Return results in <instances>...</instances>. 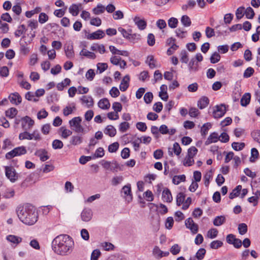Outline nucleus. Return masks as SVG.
Listing matches in <instances>:
<instances>
[{
    "label": "nucleus",
    "instance_id": "1",
    "mask_svg": "<svg viewBox=\"0 0 260 260\" xmlns=\"http://www.w3.org/2000/svg\"><path fill=\"white\" fill-rule=\"evenodd\" d=\"M52 249L57 254L67 255L72 252L74 242L71 237L67 234L56 236L52 241Z\"/></svg>",
    "mask_w": 260,
    "mask_h": 260
},
{
    "label": "nucleus",
    "instance_id": "2",
    "mask_svg": "<svg viewBox=\"0 0 260 260\" xmlns=\"http://www.w3.org/2000/svg\"><path fill=\"white\" fill-rule=\"evenodd\" d=\"M19 220L28 225H34L38 219V214L31 204L27 203L24 206L19 205L16 209Z\"/></svg>",
    "mask_w": 260,
    "mask_h": 260
},
{
    "label": "nucleus",
    "instance_id": "3",
    "mask_svg": "<svg viewBox=\"0 0 260 260\" xmlns=\"http://www.w3.org/2000/svg\"><path fill=\"white\" fill-rule=\"evenodd\" d=\"M27 153L26 147L24 146L17 147L5 155L6 159H11L15 156H21Z\"/></svg>",
    "mask_w": 260,
    "mask_h": 260
},
{
    "label": "nucleus",
    "instance_id": "4",
    "mask_svg": "<svg viewBox=\"0 0 260 260\" xmlns=\"http://www.w3.org/2000/svg\"><path fill=\"white\" fill-rule=\"evenodd\" d=\"M6 176L11 182H15L21 176V174H18L12 166H5V167Z\"/></svg>",
    "mask_w": 260,
    "mask_h": 260
},
{
    "label": "nucleus",
    "instance_id": "5",
    "mask_svg": "<svg viewBox=\"0 0 260 260\" xmlns=\"http://www.w3.org/2000/svg\"><path fill=\"white\" fill-rule=\"evenodd\" d=\"M100 164L106 170L111 171H117L119 167V165L116 161L110 162L105 160H102Z\"/></svg>",
    "mask_w": 260,
    "mask_h": 260
},
{
    "label": "nucleus",
    "instance_id": "6",
    "mask_svg": "<svg viewBox=\"0 0 260 260\" xmlns=\"http://www.w3.org/2000/svg\"><path fill=\"white\" fill-rule=\"evenodd\" d=\"M198 149L194 146H192L188 149L187 156L185 162H184V165L187 166H191L193 165L194 160L192 159L193 156L197 153Z\"/></svg>",
    "mask_w": 260,
    "mask_h": 260
},
{
    "label": "nucleus",
    "instance_id": "7",
    "mask_svg": "<svg viewBox=\"0 0 260 260\" xmlns=\"http://www.w3.org/2000/svg\"><path fill=\"white\" fill-rule=\"evenodd\" d=\"M120 193L121 196L124 198L128 202H130L132 201L133 195L130 184H127L124 186L121 189Z\"/></svg>",
    "mask_w": 260,
    "mask_h": 260
},
{
    "label": "nucleus",
    "instance_id": "8",
    "mask_svg": "<svg viewBox=\"0 0 260 260\" xmlns=\"http://www.w3.org/2000/svg\"><path fill=\"white\" fill-rule=\"evenodd\" d=\"M215 108L216 109L213 112V116L215 118H219L224 115L226 111L225 105L222 104L216 105Z\"/></svg>",
    "mask_w": 260,
    "mask_h": 260
},
{
    "label": "nucleus",
    "instance_id": "9",
    "mask_svg": "<svg viewBox=\"0 0 260 260\" xmlns=\"http://www.w3.org/2000/svg\"><path fill=\"white\" fill-rule=\"evenodd\" d=\"M226 241L228 243L233 244L236 248H240L242 246V242L241 240L236 238V236L232 234L227 235Z\"/></svg>",
    "mask_w": 260,
    "mask_h": 260
},
{
    "label": "nucleus",
    "instance_id": "10",
    "mask_svg": "<svg viewBox=\"0 0 260 260\" xmlns=\"http://www.w3.org/2000/svg\"><path fill=\"white\" fill-rule=\"evenodd\" d=\"M186 227L189 229L193 234H197L199 230L198 225L195 223L191 218H187L185 221Z\"/></svg>",
    "mask_w": 260,
    "mask_h": 260
},
{
    "label": "nucleus",
    "instance_id": "11",
    "mask_svg": "<svg viewBox=\"0 0 260 260\" xmlns=\"http://www.w3.org/2000/svg\"><path fill=\"white\" fill-rule=\"evenodd\" d=\"M10 102L14 105H18L22 102V98L19 93L15 92L11 93L9 96Z\"/></svg>",
    "mask_w": 260,
    "mask_h": 260
},
{
    "label": "nucleus",
    "instance_id": "12",
    "mask_svg": "<svg viewBox=\"0 0 260 260\" xmlns=\"http://www.w3.org/2000/svg\"><path fill=\"white\" fill-rule=\"evenodd\" d=\"M64 49L67 58L71 59L74 57V51L72 42L66 43L64 46Z\"/></svg>",
    "mask_w": 260,
    "mask_h": 260
},
{
    "label": "nucleus",
    "instance_id": "13",
    "mask_svg": "<svg viewBox=\"0 0 260 260\" xmlns=\"http://www.w3.org/2000/svg\"><path fill=\"white\" fill-rule=\"evenodd\" d=\"M92 216V210L88 208H84L81 213V218L83 221L88 222L90 221Z\"/></svg>",
    "mask_w": 260,
    "mask_h": 260
},
{
    "label": "nucleus",
    "instance_id": "14",
    "mask_svg": "<svg viewBox=\"0 0 260 260\" xmlns=\"http://www.w3.org/2000/svg\"><path fill=\"white\" fill-rule=\"evenodd\" d=\"M48 151L45 149H40L37 150L35 155L40 157L42 161H45L49 158V156L47 155Z\"/></svg>",
    "mask_w": 260,
    "mask_h": 260
},
{
    "label": "nucleus",
    "instance_id": "15",
    "mask_svg": "<svg viewBox=\"0 0 260 260\" xmlns=\"http://www.w3.org/2000/svg\"><path fill=\"white\" fill-rule=\"evenodd\" d=\"M130 80L129 76L128 75H125L122 79L121 84L119 85V89L122 91H125L129 86V82Z\"/></svg>",
    "mask_w": 260,
    "mask_h": 260
},
{
    "label": "nucleus",
    "instance_id": "16",
    "mask_svg": "<svg viewBox=\"0 0 260 260\" xmlns=\"http://www.w3.org/2000/svg\"><path fill=\"white\" fill-rule=\"evenodd\" d=\"M162 199L164 202L170 203L172 201L173 198L169 189L166 188L162 191Z\"/></svg>",
    "mask_w": 260,
    "mask_h": 260
},
{
    "label": "nucleus",
    "instance_id": "17",
    "mask_svg": "<svg viewBox=\"0 0 260 260\" xmlns=\"http://www.w3.org/2000/svg\"><path fill=\"white\" fill-rule=\"evenodd\" d=\"M218 135L216 132L211 133L205 142V145H208L212 143H215L219 140Z\"/></svg>",
    "mask_w": 260,
    "mask_h": 260
},
{
    "label": "nucleus",
    "instance_id": "18",
    "mask_svg": "<svg viewBox=\"0 0 260 260\" xmlns=\"http://www.w3.org/2000/svg\"><path fill=\"white\" fill-rule=\"evenodd\" d=\"M134 21L140 30H144L146 27V22L144 20L140 19L139 17L136 16L134 19Z\"/></svg>",
    "mask_w": 260,
    "mask_h": 260
},
{
    "label": "nucleus",
    "instance_id": "19",
    "mask_svg": "<svg viewBox=\"0 0 260 260\" xmlns=\"http://www.w3.org/2000/svg\"><path fill=\"white\" fill-rule=\"evenodd\" d=\"M209 103L208 98L205 96H202L198 102V106L200 109L206 108Z\"/></svg>",
    "mask_w": 260,
    "mask_h": 260
},
{
    "label": "nucleus",
    "instance_id": "20",
    "mask_svg": "<svg viewBox=\"0 0 260 260\" xmlns=\"http://www.w3.org/2000/svg\"><path fill=\"white\" fill-rule=\"evenodd\" d=\"M160 91L159 92V96L164 101H167L168 99L169 96L168 95L167 89V86L163 84L160 87Z\"/></svg>",
    "mask_w": 260,
    "mask_h": 260
},
{
    "label": "nucleus",
    "instance_id": "21",
    "mask_svg": "<svg viewBox=\"0 0 260 260\" xmlns=\"http://www.w3.org/2000/svg\"><path fill=\"white\" fill-rule=\"evenodd\" d=\"M81 7V4H79L78 5L73 4H72L69 8V12L73 16H77L79 13V7Z\"/></svg>",
    "mask_w": 260,
    "mask_h": 260
},
{
    "label": "nucleus",
    "instance_id": "22",
    "mask_svg": "<svg viewBox=\"0 0 260 260\" xmlns=\"http://www.w3.org/2000/svg\"><path fill=\"white\" fill-rule=\"evenodd\" d=\"M226 221V218L223 215L217 216L214 219L213 223L215 226H219L224 224Z\"/></svg>",
    "mask_w": 260,
    "mask_h": 260
},
{
    "label": "nucleus",
    "instance_id": "23",
    "mask_svg": "<svg viewBox=\"0 0 260 260\" xmlns=\"http://www.w3.org/2000/svg\"><path fill=\"white\" fill-rule=\"evenodd\" d=\"M251 94L249 93H245L241 99L240 103L242 106L246 107L250 103Z\"/></svg>",
    "mask_w": 260,
    "mask_h": 260
},
{
    "label": "nucleus",
    "instance_id": "24",
    "mask_svg": "<svg viewBox=\"0 0 260 260\" xmlns=\"http://www.w3.org/2000/svg\"><path fill=\"white\" fill-rule=\"evenodd\" d=\"M83 32L85 34L84 38L90 40H98V30L90 34L89 30L84 29Z\"/></svg>",
    "mask_w": 260,
    "mask_h": 260
},
{
    "label": "nucleus",
    "instance_id": "25",
    "mask_svg": "<svg viewBox=\"0 0 260 260\" xmlns=\"http://www.w3.org/2000/svg\"><path fill=\"white\" fill-rule=\"evenodd\" d=\"M104 133L111 137H113L116 134V129L113 125H109L105 128Z\"/></svg>",
    "mask_w": 260,
    "mask_h": 260
},
{
    "label": "nucleus",
    "instance_id": "26",
    "mask_svg": "<svg viewBox=\"0 0 260 260\" xmlns=\"http://www.w3.org/2000/svg\"><path fill=\"white\" fill-rule=\"evenodd\" d=\"M80 100L83 103H86L88 108H90L93 105V100L90 96L83 95Z\"/></svg>",
    "mask_w": 260,
    "mask_h": 260
},
{
    "label": "nucleus",
    "instance_id": "27",
    "mask_svg": "<svg viewBox=\"0 0 260 260\" xmlns=\"http://www.w3.org/2000/svg\"><path fill=\"white\" fill-rule=\"evenodd\" d=\"M110 107V104L109 100L106 98H104L99 101V107L102 109H108Z\"/></svg>",
    "mask_w": 260,
    "mask_h": 260
},
{
    "label": "nucleus",
    "instance_id": "28",
    "mask_svg": "<svg viewBox=\"0 0 260 260\" xmlns=\"http://www.w3.org/2000/svg\"><path fill=\"white\" fill-rule=\"evenodd\" d=\"M18 113V110L16 108L12 107L5 111L6 116L9 118H14Z\"/></svg>",
    "mask_w": 260,
    "mask_h": 260
},
{
    "label": "nucleus",
    "instance_id": "29",
    "mask_svg": "<svg viewBox=\"0 0 260 260\" xmlns=\"http://www.w3.org/2000/svg\"><path fill=\"white\" fill-rule=\"evenodd\" d=\"M6 239L11 243L17 244L20 243L22 240L21 237L12 235H9L7 236Z\"/></svg>",
    "mask_w": 260,
    "mask_h": 260
},
{
    "label": "nucleus",
    "instance_id": "30",
    "mask_svg": "<svg viewBox=\"0 0 260 260\" xmlns=\"http://www.w3.org/2000/svg\"><path fill=\"white\" fill-rule=\"evenodd\" d=\"M242 189L241 185H238L234 189L232 192L229 194V198L230 199H233L234 198L237 197L239 196L240 191Z\"/></svg>",
    "mask_w": 260,
    "mask_h": 260
},
{
    "label": "nucleus",
    "instance_id": "31",
    "mask_svg": "<svg viewBox=\"0 0 260 260\" xmlns=\"http://www.w3.org/2000/svg\"><path fill=\"white\" fill-rule=\"evenodd\" d=\"M212 124L210 122L204 123L201 127V133L203 137H205L208 134L209 129L211 127Z\"/></svg>",
    "mask_w": 260,
    "mask_h": 260
},
{
    "label": "nucleus",
    "instance_id": "32",
    "mask_svg": "<svg viewBox=\"0 0 260 260\" xmlns=\"http://www.w3.org/2000/svg\"><path fill=\"white\" fill-rule=\"evenodd\" d=\"M81 55L86 56L90 59H94L96 58V55L94 53L89 51L86 49H83L80 53Z\"/></svg>",
    "mask_w": 260,
    "mask_h": 260
},
{
    "label": "nucleus",
    "instance_id": "33",
    "mask_svg": "<svg viewBox=\"0 0 260 260\" xmlns=\"http://www.w3.org/2000/svg\"><path fill=\"white\" fill-rule=\"evenodd\" d=\"M196 5V2L194 0H188L187 4L182 5L181 8L183 11H186L188 9H192Z\"/></svg>",
    "mask_w": 260,
    "mask_h": 260
},
{
    "label": "nucleus",
    "instance_id": "34",
    "mask_svg": "<svg viewBox=\"0 0 260 260\" xmlns=\"http://www.w3.org/2000/svg\"><path fill=\"white\" fill-rule=\"evenodd\" d=\"M26 31L25 25L24 24L20 25L18 29L15 31L14 35L16 37H19Z\"/></svg>",
    "mask_w": 260,
    "mask_h": 260
},
{
    "label": "nucleus",
    "instance_id": "35",
    "mask_svg": "<svg viewBox=\"0 0 260 260\" xmlns=\"http://www.w3.org/2000/svg\"><path fill=\"white\" fill-rule=\"evenodd\" d=\"M102 249L105 251H110L114 249V245L110 242H105L101 244Z\"/></svg>",
    "mask_w": 260,
    "mask_h": 260
},
{
    "label": "nucleus",
    "instance_id": "36",
    "mask_svg": "<svg viewBox=\"0 0 260 260\" xmlns=\"http://www.w3.org/2000/svg\"><path fill=\"white\" fill-rule=\"evenodd\" d=\"M186 177L184 175L175 176L172 179V182L174 184L178 185L181 182L185 181Z\"/></svg>",
    "mask_w": 260,
    "mask_h": 260
},
{
    "label": "nucleus",
    "instance_id": "37",
    "mask_svg": "<svg viewBox=\"0 0 260 260\" xmlns=\"http://www.w3.org/2000/svg\"><path fill=\"white\" fill-rule=\"evenodd\" d=\"M34 135L30 134L27 131H25L23 133H21L19 135V139L20 140H23L25 139L31 140H32V136Z\"/></svg>",
    "mask_w": 260,
    "mask_h": 260
},
{
    "label": "nucleus",
    "instance_id": "38",
    "mask_svg": "<svg viewBox=\"0 0 260 260\" xmlns=\"http://www.w3.org/2000/svg\"><path fill=\"white\" fill-rule=\"evenodd\" d=\"M181 22L185 27H188L191 25V21L187 15H183L181 18Z\"/></svg>",
    "mask_w": 260,
    "mask_h": 260
},
{
    "label": "nucleus",
    "instance_id": "39",
    "mask_svg": "<svg viewBox=\"0 0 260 260\" xmlns=\"http://www.w3.org/2000/svg\"><path fill=\"white\" fill-rule=\"evenodd\" d=\"M185 195L183 192H179L176 198V204L178 206H180L184 202Z\"/></svg>",
    "mask_w": 260,
    "mask_h": 260
},
{
    "label": "nucleus",
    "instance_id": "40",
    "mask_svg": "<svg viewBox=\"0 0 260 260\" xmlns=\"http://www.w3.org/2000/svg\"><path fill=\"white\" fill-rule=\"evenodd\" d=\"M52 148L54 149H60L63 146V142L58 139H55L52 142Z\"/></svg>",
    "mask_w": 260,
    "mask_h": 260
},
{
    "label": "nucleus",
    "instance_id": "41",
    "mask_svg": "<svg viewBox=\"0 0 260 260\" xmlns=\"http://www.w3.org/2000/svg\"><path fill=\"white\" fill-rule=\"evenodd\" d=\"M81 117L79 116L75 117L69 121V124L71 127H75L81 124Z\"/></svg>",
    "mask_w": 260,
    "mask_h": 260
},
{
    "label": "nucleus",
    "instance_id": "42",
    "mask_svg": "<svg viewBox=\"0 0 260 260\" xmlns=\"http://www.w3.org/2000/svg\"><path fill=\"white\" fill-rule=\"evenodd\" d=\"M22 121L24 122L25 123H27L28 128L31 127L35 124V121L28 116H25L21 118Z\"/></svg>",
    "mask_w": 260,
    "mask_h": 260
},
{
    "label": "nucleus",
    "instance_id": "43",
    "mask_svg": "<svg viewBox=\"0 0 260 260\" xmlns=\"http://www.w3.org/2000/svg\"><path fill=\"white\" fill-rule=\"evenodd\" d=\"M82 142V138L80 136H73L70 141V143L73 145H77Z\"/></svg>",
    "mask_w": 260,
    "mask_h": 260
},
{
    "label": "nucleus",
    "instance_id": "44",
    "mask_svg": "<svg viewBox=\"0 0 260 260\" xmlns=\"http://www.w3.org/2000/svg\"><path fill=\"white\" fill-rule=\"evenodd\" d=\"M259 155V153L258 150L255 148H253L251 150V157L250 158V161L251 162H254L255 161V159L257 158Z\"/></svg>",
    "mask_w": 260,
    "mask_h": 260
},
{
    "label": "nucleus",
    "instance_id": "45",
    "mask_svg": "<svg viewBox=\"0 0 260 260\" xmlns=\"http://www.w3.org/2000/svg\"><path fill=\"white\" fill-rule=\"evenodd\" d=\"M59 131L62 132L61 137L64 139H67L69 136L72 134V132L71 131L66 129L64 126L60 127Z\"/></svg>",
    "mask_w": 260,
    "mask_h": 260
},
{
    "label": "nucleus",
    "instance_id": "46",
    "mask_svg": "<svg viewBox=\"0 0 260 260\" xmlns=\"http://www.w3.org/2000/svg\"><path fill=\"white\" fill-rule=\"evenodd\" d=\"M245 146V143L243 142H233L232 144V148L236 151H240L242 150L244 148Z\"/></svg>",
    "mask_w": 260,
    "mask_h": 260
},
{
    "label": "nucleus",
    "instance_id": "47",
    "mask_svg": "<svg viewBox=\"0 0 260 260\" xmlns=\"http://www.w3.org/2000/svg\"><path fill=\"white\" fill-rule=\"evenodd\" d=\"M118 30L124 38L129 40L130 37V32H132V29H128V31H127L123 28L120 27L118 28Z\"/></svg>",
    "mask_w": 260,
    "mask_h": 260
},
{
    "label": "nucleus",
    "instance_id": "48",
    "mask_svg": "<svg viewBox=\"0 0 260 260\" xmlns=\"http://www.w3.org/2000/svg\"><path fill=\"white\" fill-rule=\"evenodd\" d=\"M206 252V250L205 249L203 248H200L196 254V257L199 260H202L204 258Z\"/></svg>",
    "mask_w": 260,
    "mask_h": 260
},
{
    "label": "nucleus",
    "instance_id": "49",
    "mask_svg": "<svg viewBox=\"0 0 260 260\" xmlns=\"http://www.w3.org/2000/svg\"><path fill=\"white\" fill-rule=\"evenodd\" d=\"M180 60L182 62L187 63L188 62V54L186 50H182L180 52Z\"/></svg>",
    "mask_w": 260,
    "mask_h": 260
},
{
    "label": "nucleus",
    "instance_id": "50",
    "mask_svg": "<svg viewBox=\"0 0 260 260\" xmlns=\"http://www.w3.org/2000/svg\"><path fill=\"white\" fill-rule=\"evenodd\" d=\"M238 231L240 235H244L247 232V226L244 223H240L238 225Z\"/></svg>",
    "mask_w": 260,
    "mask_h": 260
},
{
    "label": "nucleus",
    "instance_id": "51",
    "mask_svg": "<svg viewBox=\"0 0 260 260\" xmlns=\"http://www.w3.org/2000/svg\"><path fill=\"white\" fill-rule=\"evenodd\" d=\"M220 55L217 52H215L210 57V62L212 63H215L220 60Z\"/></svg>",
    "mask_w": 260,
    "mask_h": 260
},
{
    "label": "nucleus",
    "instance_id": "52",
    "mask_svg": "<svg viewBox=\"0 0 260 260\" xmlns=\"http://www.w3.org/2000/svg\"><path fill=\"white\" fill-rule=\"evenodd\" d=\"M153 98V94L151 92H146L144 96V100L145 102L148 104L151 103Z\"/></svg>",
    "mask_w": 260,
    "mask_h": 260
},
{
    "label": "nucleus",
    "instance_id": "53",
    "mask_svg": "<svg viewBox=\"0 0 260 260\" xmlns=\"http://www.w3.org/2000/svg\"><path fill=\"white\" fill-rule=\"evenodd\" d=\"M223 245V243L219 240H215L212 241L210 244V248L212 249H218Z\"/></svg>",
    "mask_w": 260,
    "mask_h": 260
},
{
    "label": "nucleus",
    "instance_id": "54",
    "mask_svg": "<svg viewBox=\"0 0 260 260\" xmlns=\"http://www.w3.org/2000/svg\"><path fill=\"white\" fill-rule=\"evenodd\" d=\"M245 14L247 18L252 19L254 16V12L253 10L249 7L246 9Z\"/></svg>",
    "mask_w": 260,
    "mask_h": 260
},
{
    "label": "nucleus",
    "instance_id": "55",
    "mask_svg": "<svg viewBox=\"0 0 260 260\" xmlns=\"http://www.w3.org/2000/svg\"><path fill=\"white\" fill-rule=\"evenodd\" d=\"M200 113V111L196 108L191 107L189 109V115L191 117H197Z\"/></svg>",
    "mask_w": 260,
    "mask_h": 260
},
{
    "label": "nucleus",
    "instance_id": "56",
    "mask_svg": "<svg viewBox=\"0 0 260 260\" xmlns=\"http://www.w3.org/2000/svg\"><path fill=\"white\" fill-rule=\"evenodd\" d=\"M254 70L251 67L247 68L244 72L243 77L245 78H248L251 77L254 73Z\"/></svg>",
    "mask_w": 260,
    "mask_h": 260
},
{
    "label": "nucleus",
    "instance_id": "57",
    "mask_svg": "<svg viewBox=\"0 0 260 260\" xmlns=\"http://www.w3.org/2000/svg\"><path fill=\"white\" fill-rule=\"evenodd\" d=\"M178 21L177 18L172 17L168 20V25L172 28H176L177 26Z\"/></svg>",
    "mask_w": 260,
    "mask_h": 260
},
{
    "label": "nucleus",
    "instance_id": "58",
    "mask_svg": "<svg viewBox=\"0 0 260 260\" xmlns=\"http://www.w3.org/2000/svg\"><path fill=\"white\" fill-rule=\"evenodd\" d=\"M119 143L118 142H114L110 144L108 147V151L109 152L113 153L117 151L119 148Z\"/></svg>",
    "mask_w": 260,
    "mask_h": 260
},
{
    "label": "nucleus",
    "instance_id": "59",
    "mask_svg": "<svg viewBox=\"0 0 260 260\" xmlns=\"http://www.w3.org/2000/svg\"><path fill=\"white\" fill-rule=\"evenodd\" d=\"M251 135L254 141L260 143V130H255L251 132Z\"/></svg>",
    "mask_w": 260,
    "mask_h": 260
},
{
    "label": "nucleus",
    "instance_id": "60",
    "mask_svg": "<svg viewBox=\"0 0 260 260\" xmlns=\"http://www.w3.org/2000/svg\"><path fill=\"white\" fill-rule=\"evenodd\" d=\"M218 232V230L216 229H211L208 231L207 236L210 238L213 239L217 237Z\"/></svg>",
    "mask_w": 260,
    "mask_h": 260
},
{
    "label": "nucleus",
    "instance_id": "61",
    "mask_svg": "<svg viewBox=\"0 0 260 260\" xmlns=\"http://www.w3.org/2000/svg\"><path fill=\"white\" fill-rule=\"evenodd\" d=\"M9 74V68L6 66H4L0 68V76L3 77H7Z\"/></svg>",
    "mask_w": 260,
    "mask_h": 260
},
{
    "label": "nucleus",
    "instance_id": "62",
    "mask_svg": "<svg viewBox=\"0 0 260 260\" xmlns=\"http://www.w3.org/2000/svg\"><path fill=\"white\" fill-rule=\"evenodd\" d=\"M155 43V37L153 34L150 33L147 36V43L150 46H153Z\"/></svg>",
    "mask_w": 260,
    "mask_h": 260
},
{
    "label": "nucleus",
    "instance_id": "63",
    "mask_svg": "<svg viewBox=\"0 0 260 260\" xmlns=\"http://www.w3.org/2000/svg\"><path fill=\"white\" fill-rule=\"evenodd\" d=\"M48 16L45 13H41L39 16V22L41 23H44L48 20Z\"/></svg>",
    "mask_w": 260,
    "mask_h": 260
},
{
    "label": "nucleus",
    "instance_id": "64",
    "mask_svg": "<svg viewBox=\"0 0 260 260\" xmlns=\"http://www.w3.org/2000/svg\"><path fill=\"white\" fill-rule=\"evenodd\" d=\"M107 260H126V258L121 254H116L111 255Z\"/></svg>",
    "mask_w": 260,
    "mask_h": 260
}]
</instances>
